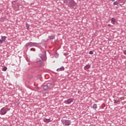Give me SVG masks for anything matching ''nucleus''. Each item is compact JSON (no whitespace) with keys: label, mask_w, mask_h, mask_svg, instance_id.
I'll return each instance as SVG.
<instances>
[{"label":"nucleus","mask_w":126,"mask_h":126,"mask_svg":"<svg viewBox=\"0 0 126 126\" xmlns=\"http://www.w3.org/2000/svg\"><path fill=\"white\" fill-rule=\"evenodd\" d=\"M61 122L63 124V125H64V126H70L71 124V121L69 120H62Z\"/></svg>","instance_id":"nucleus-1"},{"label":"nucleus","mask_w":126,"mask_h":126,"mask_svg":"<svg viewBox=\"0 0 126 126\" xmlns=\"http://www.w3.org/2000/svg\"><path fill=\"white\" fill-rule=\"evenodd\" d=\"M9 110H10V109L3 107L1 109L0 114V115H5V114H6V112H7V111H9Z\"/></svg>","instance_id":"nucleus-2"},{"label":"nucleus","mask_w":126,"mask_h":126,"mask_svg":"<svg viewBox=\"0 0 126 126\" xmlns=\"http://www.w3.org/2000/svg\"><path fill=\"white\" fill-rule=\"evenodd\" d=\"M63 2L64 3H69L70 5L72 6L73 5V3L74 1H73V0H64Z\"/></svg>","instance_id":"nucleus-3"},{"label":"nucleus","mask_w":126,"mask_h":126,"mask_svg":"<svg viewBox=\"0 0 126 126\" xmlns=\"http://www.w3.org/2000/svg\"><path fill=\"white\" fill-rule=\"evenodd\" d=\"M36 45H37L36 43L29 42L25 45V47L27 48V47H29V46H36Z\"/></svg>","instance_id":"nucleus-4"},{"label":"nucleus","mask_w":126,"mask_h":126,"mask_svg":"<svg viewBox=\"0 0 126 126\" xmlns=\"http://www.w3.org/2000/svg\"><path fill=\"white\" fill-rule=\"evenodd\" d=\"M44 88H48V89H51V88H53V85L51 83H48L46 86L44 87Z\"/></svg>","instance_id":"nucleus-5"},{"label":"nucleus","mask_w":126,"mask_h":126,"mask_svg":"<svg viewBox=\"0 0 126 126\" xmlns=\"http://www.w3.org/2000/svg\"><path fill=\"white\" fill-rule=\"evenodd\" d=\"M72 102H73V99L72 98H70L64 101L65 104H71V103H72Z\"/></svg>","instance_id":"nucleus-6"},{"label":"nucleus","mask_w":126,"mask_h":126,"mask_svg":"<svg viewBox=\"0 0 126 126\" xmlns=\"http://www.w3.org/2000/svg\"><path fill=\"white\" fill-rule=\"evenodd\" d=\"M43 122H44L45 123H50V122H52V120H50V119H44L43 120Z\"/></svg>","instance_id":"nucleus-7"},{"label":"nucleus","mask_w":126,"mask_h":126,"mask_svg":"<svg viewBox=\"0 0 126 126\" xmlns=\"http://www.w3.org/2000/svg\"><path fill=\"white\" fill-rule=\"evenodd\" d=\"M116 22V19H115L114 18H111V23H112V24H115Z\"/></svg>","instance_id":"nucleus-8"},{"label":"nucleus","mask_w":126,"mask_h":126,"mask_svg":"<svg viewBox=\"0 0 126 126\" xmlns=\"http://www.w3.org/2000/svg\"><path fill=\"white\" fill-rule=\"evenodd\" d=\"M57 71H63V70H64V67H62L57 69Z\"/></svg>","instance_id":"nucleus-9"},{"label":"nucleus","mask_w":126,"mask_h":126,"mask_svg":"<svg viewBox=\"0 0 126 126\" xmlns=\"http://www.w3.org/2000/svg\"><path fill=\"white\" fill-rule=\"evenodd\" d=\"M90 66H91L90 65L88 64V65H86V66L84 67V69H85V70H87V69L90 68Z\"/></svg>","instance_id":"nucleus-10"},{"label":"nucleus","mask_w":126,"mask_h":126,"mask_svg":"<svg viewBox=\"0 0 126 126\" xmlns=\"http://www.w3.org/2000/svg\"><path fill=\"white\" fill-rule=\"evenodd\" d=\"M5 40H6V36H2V37H1L2 42H4V41H5Z\"/></svg>","instance_id":"nucleus-11"},{"label":"nucleus","mask_w":126,"mask_h":126,"mask_svg":"<svg viewBox=\"0 0 126 126\" xmlns=\"http://www.w3.org/2000/svg\"><path fill=\"white\" fill-rule=\"evenodd\" d=\"M93 108L94 109V110H96V109H97V105L96 104H94L93 105Z\"/></svg>","instance_id":"nucleus-12"},{"label":"nucleus","mask_w":126,"mask_h":126,"mask_svg":"<svg viewBox=\"0 0 126 126\" xmlns=\"http://www.w3.org/2000/svg\"><path fill=\"white\" fill-rule=\"evenodd\" d=\"M50 39H51L52 40H53V39H55V36L54 35H51L49 36Z\"/></svg>","instance_id":"nucleus-13"},{"label":"nucleus","mask_w":126,"mask_h":126,"mask_svg":"<svg viewBox=\"0 0 126 126\" xmlns=\"http://www.w3.org/2000/svg\"><path fill=\"white\" fill-rule=\"evenodd\" d=\"M114 5H118V4H119V2L118 1H115L113 3Z\"/></svg>","instance_id":"nucleus-14"},{"label":"nucleus","mask_w":126,"mask_h":126,"mask_svg":"<svg viewBox=\"0 0 126 126\" xmlns=\"http://www.w3.org/2000/svg\"><path fill=\"white\" fill-rule=\"evenodd\" d=\"M26 26L28 30L29 29V27H30V25H29V24H26Z\"/></svg>","instance_id":"nucleus-15"},{"label":"nucleus","mask_w":126,"mask_h":126,"mask_svg":"<svg viewBox=\"0 0 126 126\" xmlns=\"http://www.w3.org/2000/svg\"><path fill=\"white\" fill-rule=\"evenodd\" d=\"M7 69V67H4V68H3L2 70L3 71H6Z\"/></svg>","instance_id":"nucleus-16"},{"label":"nucleus","mask_w":126,"mask_h":126,"mask_svg":"<svg viewBox=\"0 0 126 126\" xmlns=\"http://www.w3.org/2000/svg\"><path fill=\"white\" fill-rule=\"evenodd\" d=\"M89 54L90 55H93V51H90Z\"/></svg>","instance_id":"nucleus-17"},{"label":"nucleus","mask_w":126,"mask_h":126,"mask_svg":"<svg viewBox=\"0 0 126 126\" xmlns=\"http://www.w3.org/2000/svg\"><path fill=\"white\" fill-rule=\"evenodd\" d=\"M31 51H35V49L32 48V49H31Z\"/></svg>","instance_id":"nucleus-18"},{"label":"nucleus","mask_w":126,"mask_h":126,"mask_svg":"<svg viewBox=\"0 0 126 126\" xmlns=\"http://www.w3.org/2000/svg\"><path fill=\"white\" fill-rule=\"evenodd\" d=\"M0 44H2V41L1 39H0Z\"/></svg>","instance_id":"nucleus-19"},{"label":"nucleus","mask_w":126,"mask_h":126,"mask_svg":"<svg viewBox=\"0 0 126 126\" xmlns=\"http://www.w3.org/2000/svg\"><path fill=\"white\" fill-rule=\"evenodd\" d=\"M124 55H126V50L124 51Z\"/></svg>","instance_id":"nucleus-20"},{"label":"nucleus","mask_w":126,"mask_h":126,"mask_svg":"<svg viewBox=\"0 0 126 126\" xmlns=\"http://www.w3.org/2000/svg\"><path fill=\"white\" fill-rule=\"evenodd\" d=\"M108 26L109 27H111L112 26L111 25V24H109L108 25Z\"/></svg>","instance_id":"nucleus-21"},{"label":"nucleus","mask_w":126,"mask_h":126,"mask_svg":"<svg viewBox=\"0 0 126 126\" xmlns=\"http://www.w3.org/2000/svg\"><path fill=\"white\" fill-rule=\"evenodd\" d=\"M111 1H115V0H110Z\"/></svg>","instance_id":"nucleus-22"}]
</instances>
